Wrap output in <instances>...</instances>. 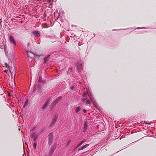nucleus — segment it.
Instances as JSON below:
<instances>
[{
    "label": "nucleus",
    "mask_w": 156,
    "mask_h": 156,
    "mask_svg": "<svg viewBox=\"0 0 156 156\" xmlns=\"http://www.w3.org/2000/svg\"><path fill=\"white\" fill-rule=\"evenodd\" d=\"M87 95H88L91 101L93 103L94 106L95 107H97L98 105V104L96 102L94 99L93 98L91 93V92L89 90L87 89V92H84L83 93V98L82 99V101L83 102H84L86 100L87 98H86V97L87 96Z\"/></svg>",
    "instance_id": "nucleus-1"
},
{
    "label": "nucleus",
    "mask_w": 156,
    "mask_h": 156,
    "mask_svg": "<svg viewBox=\"0 0 156 156\" xmlns=\"http://www.w3.org/2000/svg\"><path fill=\"white\" fill-rule=\"evenodd\" d=\"M9 40L11 44L14 46H15L16 45V41L12 36L11 35L9 36Z\"/></svg>",
    "instance_id": "nucleus-2"
},
{
    "label": "nucleus",
    "mask_w": 156,
    "mask_h": 156,
    "mask_svg": "<svg viewBox=\"0 0 156 156\" xmlns=\"http://www.w3.org/2000/svg\"><path fill=\"white\" fill-rule=\"evenodd\" d=\"M58 116L57 115H55L54 118L52 119V121H51V123H50V126H53L54 125V124L55 123V122L57 119Z\"/></svg>",
    "instance_id": "nucleus-3"
},
{
    "label": "nucleus",
    "mask_w": 156,
    "mask_h": 156,
    "mask_svg": "<svg viewBox=\"0 0 156 156\" xmlns=\"http://www.w3.org/2000/svg\"><path fill=\"white\" fill-rule=\"evenodd\" d=\"M77 66L78 70L79 71H80L82 67V62L80 61L78 62V64H77Z\"/></svg>",
    "instance_id": "nucleus-4"
},
{
    "label": "nucleus",
    "mask_w": 156,
    "mask_h": 156,
    "mask_svg": "<svg viewBox=\"0 0 156 156\" xmlns=\"http://www.w3.org/2000/svg\"><path fill=\"white\" fill-rule=\"evenodd\" d=\"M33 34L36 36L39 37L40 36V34L39 31H35L33 32Z\"/></svg>",
    "instance_id": "nucleus-5"
},
{
    "label": "nucleus",
    "mask_w": 156,
    "mask_h": 156,
    "mask_svg": "<svg viewBox=\"0 0 156 156\" xmlns=\"http://www.w3.org/2000/svg\"><path fill=\"white\" fill-rule=\"evenodd\" d=\"M56 147V146L55 144H54L51 147L50 150V151L51 153H53L54 150L55 149Z\"/></svg>",
    "instance_id": "nucleus-6"
},
{
    "label": "nucleus",
    "mask_w": 156,
    "mask_h": 156,
    "mask_svg": "<svg viewBox=\"0 0 156 156\" xmlns=\"http://www.w3.org/2000/svg\"><path fill=\"white\" fill-rule=\"evenodd\" d=\"M89 144H87L85 145H84L82 147H81V148H80L78 149V151H80V150H83L84 149V148H86L87 147L89 146Z\"/></svg>",
    "instance_id": "nucleus-7"
},
{
    "label": "nucleus",
    "mask_w": 156,
    "mask_h": 156,
    "mask_svg": "<svg viewBox=\"0 0 156 156\" xmlns=\"http://www.w3.org/2000/svg\"><path fill=\"white\" fill-rule=\"evenodd\" d=\"M87 123L85 122L84 123V129H83V132H85L87 130Z\"/></svg>",
    "instance_id": "nucleus-8"
},
{
    "label": "nucleus",
    "mask_w": 156,
    "mask_h": 156,
    "mask_svg": "<svg viewBox=\"0 0 156 156\" xmlns=\"http://www.w3.org/2000/svg\"><path fill=\"white\" fill-rule=\"evenodd\" d=\"M53 139V134L52 133L50 134L49 136L48 140L49 142H50Z\"/></svg>",
    "instance_id": "nucleus-9"
},
{
    "label": "nucleus",
    "mask_w": 156,
    "mask_h": 156,
    "mask_svg": "<svg viewBox=\"0 0 156 156\" xmlns=\"http://www.w3.org/2000/svg\"><path fill=\"white\" fill-rule=\"evenodd\" d=\"M61 97H59L57 98L54 101V103L55 104L58 103L60 100L61 99Z\"/></svg>",
    "instance_id": "nucleus-10"
},
{
    "label": "nucleus",
    "mask_w": 156,
    "mask_h": 156,
    "mask_svg": "<svg viewBox=\"0 0 156 156\" xmlns=\"http://www.w3.org/2000/svg\"><path fill=\"white\" fill-rule=\"evenodd\" d=\"M38 81L39 82L42 83L43 84L45 83V81H44L42 80V77L41 76L39 77Z\"/></svg>",
    "instance_id": "nucleus-11"
},
{
    "label": "nucleus",
    "mask_w": 156,
    "mask_h": 156,
    "mask_svg": "<svg viewBox=\"0 0 156 156\" xmlns=\"http://www.w3.org/2000/svg\"><path fill=\"white\" fill-rule=\"evenodd\" d=\"M48 101H48L45 104H44L43 107V108L44 109H45L46 107H47L48 105Z\"/></svg>",
    "instance_id": "nucleus-12"
},
{
    "label": "nucleus",
    "mask_w": 156,
    "mask_h": 156,
    "mask_svg": "<svg viewBox=\"0 0 156 156\" xmlns=\"http://www.w3.org/2000/svg\"><path fill=\"white\" fill-rule=\"evenodd\" d=\"M28 104V100L27 99L26 101L25 102V103L23 105V107H26Z\"/></svg>",
    "instance_id": "nucleus-13"
},
{
    "label": "nucleus",
    "mask_w": 156,
    "mask_h": 156,
    "mask_svg": "<svg viewBox=\"0 0 156 156\" xmlns=\"http://www.w3.org/2000/svg\"><path fill=\"white\" fill-rule=\"evenodd\" d=\"M32 137L33 138L34 140H35L37 139V136L35 135V134H33L32 135Z\"/></svg>",
    "instance_id": "nucleus-14"
},
{
    "label": "nucleus",
    "mask_w": 156,
    "mask_h": 156,
    "mask_svg": "<svg viewBox=\"0 0 156 156\" xmlns=\"http://www.w3.org/2000/svg\"><path fill=\"white\" fill-rule=\"evenodd\" d=\"M84 142V141H81L77 145V146L76 147V148H77L78 147H79L80 146H81L83 143Z\"/></svg>",
    "instance_id": "nucleus-15"
},
{
    "label": "nucleus",
    "mask_w": 156,
    "mask_h": 156,
    "mask_svg": "<svg viewBox=\"0 0 156 156\" xmlns=\"http://www.w3.org/2000/svg\"><path fill=\"white\" fill-rule=\"evenodd\" d=\"M80 109V107H77L75 110V111L76 112H79Z\"/></svg>",
    "instance_id": "nucleus-16"
},
{
    "label": "nucleus",
    "mask_w": 156,
    "mask_h": 156,
    "mask_svg": "<svg viewBox=\"0 0 156 156\" xmlns=\"http://www.w3.org/2000/svg\"><path fill=\"white\" fill-rule=\"evenodd\" d=\"M33 146L34 149H36V147L37 146V143L35 141L33 143Z\"/></svg>",
    "instance_id": "nucleus-17"
},
{
    "label": "nucleus",
    "mask_w": 156,
    "mask_h": 156,
    "mask_svg": "<svg viewBox=\"0 0 156 156\" xmlns=\"http://www.w3.org/2000/svg\"><path fill=\"white\" fill-rule=\"evenodd\" d=\"M49 56H48L47 57H46L45 58H44V63H46L47 62V61H48V58Z\"/></svg>",
    "instance_id": "nucleus-18"
},
{
    "label": "nucleus",
    "mask_w": 156,
    "mask_h": 156,
    "mask_svg": "<svg viewBox=\"0 0 156 156\" xmlns=\"http://www.w3.org/2000/svg\"><path fill=\"white\" fill-rule=\"evenodd\" d=\"M5 67L6 68V70H8L9 69V66L7 64V63H5Z\"/></svg>",
    "instance_id": "nucleus-19"
},
{
    "label": "nucleus",
    "mask_w": 156,
    "mask_h": 156,
    "mask_svg": "<svg viewBox=\"0 0 156 156\" xmlns=\"http://www.w3.org/2000/svg\"><path fill=\"white\" fill-rule=\"evenodd\" d=\"M42 27L44 28H46L48 27L47 25L46 24H43L42 25Z\"/></svg>",
    "instance_id": "nucleus-20"
},
{
    "label": "nucleus",
    "mask_w": 156,
    "mask_h": 156,
    "mask_svg": "<svg viewBox=\"0 0 156 156\" xmlns=\"http://www.w3.org/2000/svg\"><path fill=\"white\" fill-rule=\"evenodd\" d=\"M71 140H68V141L67 142L66 144V146H68L69 144L71 142Z\"/></svg>",
    "instance_id": "nucleus-21"
},
{
    "label": "nucleus",
    "mask_w": 156,
    "mask_h": 156,
    "mask_svg": "<svg viewBox=\"0 0 156 156\" xmlns=\"http://www.w3.org/2000/svg\"><path fill=\"white\" fill-rule=\"evenodd\" d=\"M90 101L89 100H87V101H86V103L87 104H89L90 103Z\"/></svg>",
    "instance_id": "nucleus-22"
},
{
    "label": "nucleus",
    "mask_w": 156,
    "mask_h": 156,
    "mask_svg": "<svg viewBox=\"0 0 156 156\" xmlns=\"http://www.w3.org/2000/svg\"><path fill=\"white\" fill-rule=\"evenodd\" d=\"M48 1L49 2H51L53 1V0H48Z\"/></svg>",
    "instance_id": "nucleus-23"
},
{
    "label": "nucleus",
    "mask_w": 156,
    "mask_h": 156,
    "mask_svg": "<svg viewBox=\"0 0 156 156\" xmlns=\"http://www.w3.org/2000/svg\"><path fill=\"white\" fill-rule=\"evenodd\" d=\"M83 112L84 113H86V110L85 109H83Z\"/></svg>",
    "instance_id": "nucleus-24"
},
{
    "label": "nucleus",
    "mask_w": 156,
    "mask_h": 156,
    "mask_svg": "<svg viewBox=\"0 0 156 156\" xmlns=\"http://www.w3.org/2000/svg\"><path fill=\"white\" fill-rule=\"evenodd\" d=\"M145 123L146 124H150L149 123H148L147 122H145Z\"/></svg>",
    "instance_id": "nucleus-25"
},
{
    "label": "nucleus",
    "mask_w": 156,
    "mask_h": 156,
    "mask_svg": "<svg viewBox=\"0 0 156 156\" xmlns=\"http://www.w3.org/2000/svg\"><path fill=\"white\" fill-rule=\"evenodd\" d=\"M71 89H72V90L73 89V87H71Z\"/></svg>",
    "instance_id": "nucleus-26"
},
{
    "label": "nucleus",
    "mask_w": 156,
    "mask_h": 156,
    "mask_svg": "<svg viewBox=\"0 0 156 156\" xmlns=\"http://www.w3.org/2000/svg\"><path fill=\"white\" fill-rule=\"evenodd\" d=\"M71 89H72V90L73 89V87H71Z\"/></svg>",
    "instance_id": "nucleus-27"
},
{
    "label": "nucleus",
    "mask_w": 156,
    "mask_h": 156,
    "mask_svg": "<svg viewBox=\"0 0 156 156\" xmlns=\"http://www.w3.org/2000/svg\"><path fill=\"white\" fill-rule=\"evenodd\" d=\"M19 103H20V101H19Z\"/></svg>",
    "instance_id": "nucleus-28"
}]
</instances>
